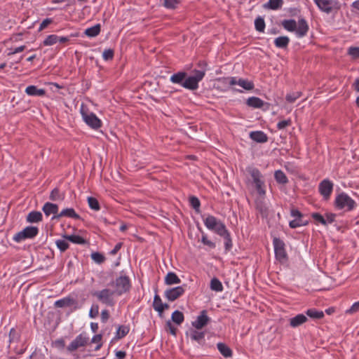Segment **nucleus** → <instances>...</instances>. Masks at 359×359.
<instances>
[{"instance_id": "obj_1", "label": "nucleus", "mask_w": 359, "mask_h": 359, "mask_svg": "<svg viewBox=\"0 0 359 359\" xmlns=\"http://www.w3.org/2000/svg\"><path fill=\"white\" fill-rule=\"evenodd\" d=\"M81 114L84 122L91 128L97 130L101 127V121L95 114L90 112L84 104L81 106Z\"/></svg>"}, {"instance_id": "obj_2", "label": "nucleus", "mask_w": 359, "mask_h": 359, "mask_svg": "<svg viewBox=\"0 0 359 359\" xmlns=\"http://www.w3.org/2000/svg\"><path fill=\"white\" fill-rule=\"evenodd\" d=\"M335 205L339 209L351 210L355 208V203L346 194L341 193L337 196L335 199Z\"/></svg>"}, {"instance_id": "obj_3", "label": "nucleus", "mask_w": 359, "mask_h": 359, "mask_svg": "<svg viewBox=\"0 0 359 359\" xmlns=\"http://www.w3.org/2000/svg\"><path fill=\"white\" fill-rule=\"evenodd\" d=\"M93 294L102 304L108 306H113L114 304V295L116 294L115 291L104 289L101 291L95 292Z\"/></svg>"}, {"instance_id": "obj_4", "label": "nucleus", "mask_w": 359, "mask_h": 359, "mask_svg": "<svg viewBox=\"0 0 359 359\" xmlns=\"http://www.w3.org/2000/svg\"><path fill=\"white\" fill-rule=\"evenodd\" d=\"M39 232V229L35 226H27L21 231L17 233L14 237L13 240L18 243L24 241L28 238H32L35 237Z\"/></svg>"}, {"instance_id": "obj_5", "label": "nucleus", "mask_w": 359, "mask_h": 359, "mask_svg": "<svg viewBox=\"0 0 359 359\" xmlns=\"http://www.w3.org/2000/svg\"><path fill=\"white\" fill-rule=\"evenodd\" d=\"M248 172H250L252 178L253 179V182L255 184L257 191L261 196H264L266 194L265 189H264V182L261 180L262 175L260 172L253 168H250L248 169Z\"/></svg>"}, {"instance_id": "obj_6", "label": "nucleus", "mask_w": 359, "mask_h": 359, "mask_svg": "<svg viewBox=\"0 0 359 359\" xmlns=\"http://www.w3.org/2000/svg\"><path fill=\"white\" fill-rule=\"evenodd\" d=\"M273 243L276 259L280 262L285 261L287 253L285 250V243L283 241L279 238H275Z\"/></svg>"}, {"instance_id": "obj_7", "label": "nucleus", "mask_w": 359, "mask_h": 359, "mask_svg": "<svg viewBox=\"0 0 359 359\" xmlns=\"http://www.w3.org/2000/svg\"><path fill=\"white\" fill-rule=\"evenodd\" d=\"M116 294L121 295L128 291L130 288V280L126 276H121L116 280Z\"/></svg>"}, {"instance_id": "obj_8", "label": "nucleus", "mask_w": 359, "mask_h": 359, "mask_svg": "<svg viewBox=\"0 0 359 359\" xmlns=\"http://www.w3.org/2000/svg\"><path fill=\"white\" fill-rule=\"evenodd\" d=\"M185 292L184 286H177L165 290V297L170 302H173L181 297Z\"/></svg>"}, {"instance_id": "obj_9", "label": "nucleus", "mask_w": 359, "mask_h": 359, "mask_svg": "<svg viewBox=\"0 0 359 359\" xmlns=\"http://www.w3.org/2000/svg\"><path fill=\"white\" fill-rule=\"evenodd\" d=\"M318 7L323 12L330 13L334 6L333 0H313Z\"/></svg>"}, {"instance_id": "obj_10", "label": "nucleus", "mask_w": 359, "mask_h": 359, "mask_svg": "<svg viewBox=\"0 0 359 359\" xmlns=\"http://www.w3.org/2000/svg\"><path fill=\"white\" fill-rule=\"evenodd\" d=\"M333 184L327 180H324L319 185V191L325 198L330 196Z\"/></svg>"}, {"instance_id": "obj_11", "label": "nucleus", "mask_w": 359, "mask_h": 359, "mask_svg": "<svg viewBox=\"0 0 359 359\" xmlns=\"http://www.w3.org/2000/svg\"><path fill=\"white\" fill-rule=\"evenodd\" d=\"M209 318L207 316L206 311H202L196 320L192 323V325L196 329H201L207 325Z\"/></svg>"}, {"instance_id": "obj_12", "label": "nucleus", "mask_w": 359, "mask_h": 359, "mask_svg": "<svg viewBox=\"0 0 359 359\" xmlns=\"http://www.w3.org/2000/svg\"><path fill=\"white\" fill-rule=\"evenodd\" d=\"M309 30V26L306 21L304 19L299 20L297 23V29H295L296 34L299 37L304 36Z\"/></svg>"}, {"instance_id": "obj_13", "label": "nucleus", "mask_w": 359, "mask_h": 359, "mask_svg": "<svg viewBox=\"0 0 359 359\" xmlns=\"http://www.w3.org/2000/svg\"><path fill=\"white\" fill-rule=\"evenodd\" d=\"M307 321V317L304 314H298L290 318L289 323L292 327H297Z\"/></svg>"}, {"instance_id": "obj_14", "label": "nucleus", "mask_w": 359, "mask_h": 359, "mask_svg": "<svg viewBox=\"0 0 359 359\" xmlns=\"http://www.w3.org/2000/svg\"><path fill=\"white\" fill-rule=\"evenodd\" d=\"M62 217H68L72 218L79 219V216L76 213L73 208H67L63 210L60 214L54 215L53 219H58Z\"/></svg>"}, {"instance_id": "obj_15", "label": "nucleus", "mask_w": 359, "mask_h": 359, "mask_svg": "<svg viewBox=\"0 0 359 359\" xmlns=\"http://www.w3.org/2000/svg\"><path fill=\"white\" fill-rule=\"evenodd\" d=\"M250 137L254 141L260 143L266 142L268 140L266 135L262 131L251 132Z\"/></svg>"}, {"instance_id": "obj_16", "label": "nucleus", "mask_w": 359, "mask_h": 359, "mask_svg": "<svg viewBox=\"0 0 359 359\" xmlns=\"http://www.w3.org/2000/svg\"><path fill=\"white\" fill-rule=\"evenodd\" d=\"M153 306L154 309L159 313H162L165 309L168 308L167 304H163L161 297L158 294L154 297Z\"/></svg>"}, {"instance_id": "obj_17", "label": "nucleus", "mask_w": 359, "mask_h": 359, "mask_svg": "<svg viewBox=\"0 0 359 359\" xmlns=\"http://www.w3.org/2000/svg\"><path fill=\"white\" fill-rule=\"evenodd\" d=\"M42 210L46 216H49L51 214L56 215L55 214L58 211V206L56 204L46 203L44 204Z\"/></svg>"}, {"instance_id": "obj_18", "label": "nucleus", "mask_w": 359, "mask_h": 359, "mask_svg": "<svg viewBox=\"0 0 359 359\" xmlns=\"http://www.w3.org/2000/svg\"><path fill=\"white\" fill-rule=\"evenodd\" d=\"M74 304V301L73 299L70 297H65L56 301L55 302V306L57 308H66L72 306Z\"/></svg>"}, {"instance_id": "obj_19", "label": "nucleus", "mask_w": 359, "mask_h": 359, "mask_svg": "<svg viewBox=\"0 0 359 359\" xmlns=\"http://www.w3.org/2000/svg\"><path fill=\"white\" fill-rule=\"evenodd\" d=\"M181 280L174 272H169L165 277V283L168 285L179 284Z\"/></svg>"}, {"instance_id": "obj_20", "label": "nucleus", "mask_w": 359, "mask_h": 359, "mask_svg": "<svg viewBox=\"0 0 359 359\" xmlns=\"http://www.w3.org/2000/svg\"><path fill=\"white\" fill-rule=\"evenodd\" d=\"M220 220L217 219L216 217L212 215H208L204 219V224L205 226L211 231L214 229V228L218 224Z\"/></svg>"}, {"instance_id": "obj_21", "label": "nucleus", "mask_w": 359, "mask_h": 359, "mask_svg": "<svg viewBox=\"0 0 359 359\" xmlns=\"http://www.w3.org/2000/svg\"><path fill=\"white\" fill-rule=\"evenodd\" d=\"M25 92L29 95H37L43 96L45 95V90L43 89H39L35 86H29L26 88Z\"/></svg>"}, {"instance_id": "obj_22", "label": "nucleus", "mask_w": 359, "mask_h": 359, "mask_svg": "<svg viewBox=\"0 0 359 359\" xmlns=\"http://www.w3.org/2000/svg\"><path fill=\"white\" fill-rule=\"evenodd\" d=\"M198 82H196V79H194L191 76L187 77L182 83V86L185 88L190 90H196L198 88Z\"/></svg>"}, {"instance_id": "obj_23", "label": "nucleus", "mask_w": 359, "mask_h": 359, "mask_svg": "<svg viewBox=\"0 0 359 359\" xmlns=\"http://www.w3.org/2000/svg\"><path fill=\"white\" fill-rule=\"evenodd\" d=\"M283 4V0H269L264 4V8L266 9L277 10L282 7Z\"/></svg>"}, {"instance_id": "obj_24", "label": "nucleus", "mask_w": 359, "mask_h": 359, "mask_svg": "<svg viewBox=\"0 0 359 359\" xmlns=\"http://www.w3.org/2000/svg\"><path fill=\"white\" fill-rule=\"evenodd\" d=\"M247 104L253 108H261L264 105V101L257 97H251L247 100Z\"/></svg>"}, {"instance_id": "obj_25", "label": "nucleus", "mask_w": 359, "mask_h": 359, "mask_svg": "<svg viewBox=\"0 0 359 359\" xmlns=\"http://www.w3.org/2000/svg\"><path fill=\"white\" fill-rule=\"evenodd\" d=\"M217 348L220 353L225 358H229L232 355V351L231 348L224 343H218L217 344Z\"/></svg>"}, {"instance_id": "obj_26", "label": "nucleus", "mask_w": 359, "mask_h": 359, "mask_svg": "<svg viewBox=\"0 0 359 359\" xmlns=\"http://www.w3.org/2000/svg\"><path fill=\"white\" fill-rule=\"evenodd\" d=\"M42 220V214L38 211L29 212L27 217V221L30 223L39 222Z\"/></svg>"}, {"instance_id": "obj_27", "label": "nucleus", "mask_w": 359, "mask_h": 359, "mask_svg": "<svg viewBox=\"0 0 359 359\" xmlns=\"http://www.w3.org/2000/svg\"><path fill=\"white\" fill-rule=\"evenodd\" d=\"M187 74L183 72H180L177 74H173L170 77V81L174 83L182 84L184 82V80L186 79Z\"/></svg>"}, {"instance_id": "obj_28", "label": "nucleus", "mask_w": 359, "mask_h": 359, "mask_svg": "<svg viewBox=\"0 0 359 359\" xmlns=\"http://www.w3.org/2000/svg\"><path fill=\"white\" fill-rule=\"evenodd\" d=\"M216 233L220 236H228L229 231L226 229L225 225L220 221L218 224L212 229Z\"/></svg>"}, {"instance_id": "obj_29", "label": "nucleus", "mask_w": 359, "mask_h": 359, "mask_svg": "<svg viewBox=\"0 0 359 359\" xmlns=\"http://www.w3.org/2000/svg\"><path fill=\"white\" fill-rule=\"evenodd\" d=\"M289 42L290 39L287 36H279L274 41L276 46L280 48H286Z\"/></svg>"}, {"instance_id": "obj_30", "label": "nucleus", "mask_w": 359, "mask_h": 359, "mask_svg": "<svg viewBox=\"0 0 359 359\" xmlns=\"http://www.w3.org/2000/svg\"><path fill=\"white\" fill-rule=\"evenodd\" d=\"M100 32V25L99 24L95 25L90 28L85 30V34L90 37H94L98 35Z\"/></svg>"}, {"instance_id": "obj_31", "label": "nucleus", "mask_w": 359, "mask_h": 359, "mask_svg": "<svg viewBox=\"0 0 359 359\" xmlns=\"http://www.w3.org/2000/svg\"><path fill=\"white\" fill-rule=\"evenodd\" d=\"M238 85L246 90H251L255 87L252 81H248L246 79H239L238 80Z\"/></svg>"}, {"instance_id": "obj_32", "label": "nucleus", "mask_w": 359, "mask_h": 359, "mask_svg": "<svg viewBox=\"0 0 359 359\" xmlns=\"http://www.w3.org/2000/svg\"><path fill=\"white\" fill-rule=\"evenodd\" d=\"M283 27L290 32L295 31L297 22L294 20H285L282 22Z\"/></svg>"}, {"instance_id": "obj_33", "label": "nucleus", "mask_w": 359, "mask_h": 359, "mask_svg": "<svg viewBox=\"0 0 359 359\" xmlns=\"http://www.w3.org/2000/svg\"><path fill=\"white\" fill-rule=\"evenodd\" d=\"M210 288L212 290L216 292H222L223 290V286L222 283L216 278H214L211 280Z\"/></svg>"}, {"instance_id": "obj_34", "label": "nucleus", "mask_w": 359, "mask_h": 359, "mask_svg": "<svg viewBox=\"0 0 359 359\" xmlns=\"http://www.w3.org/2000/svg\"><path fill=\"white\" fill-rule=\"evenodd\" d=\"M306 313L310 318L315 319H320L324 316L323 311H319L316 309H308Z\"/></svg>"}, {"instance_id": "obj_35", "label": "nucleus", "mask_w": 359, "mask_h": 359, "mask_svg": "<svg viewBox=\"0 0 359 359\" xmlns=\"http://www.w3.org/2000/svg\"><path fill=\"white\" fill-rule=\"evenodd\" d=\"M274 177L277 182L280 184H286L287 182V178L285 173L281 170H277L275 172Z\"/></svg>"}, {"instance_id": "obj_36", "label": "nucleus", "mask_w": 359, "mask_h": 359, "mask_svg": "<svg viewBox=\"0 0 359 359\" xmlns=\"http://www.w3.org/2000/svg\"><path fill=\"white\" fill-rule=\"evenodd\" d=\"M172 320L177 325L181 324L184 320V315L179 311H175L172 314Z\"/></svg>"}, {"instance_id": "obj_37", "label": "nucleus", "mask_w": 359, "mask_h": 359, "mask_svg": "<svg viewBox=\"0 0 359 359\" xmlns=\"http://www.w3.org/2000/svg\"><path fill=\"white\" fill-rule=\"evenodd\" d=\"M59 39V36L55 34H51L46 37V39L43 41L44 46H52L55 44Z\"/></svg>"}, {"instance_id": "obj_38", "label": "nucleus", "mask_w": 359, "mask_h": 359, "mask_svg": "<svg viewBox=\"0 0 359 359\" xmlns=\"http://www.w3.org/2000/svg\"><path fill=\"white\" fill-rule=\"evenodd\" d=\"M65 238L76 244H83L86 242L82 237L76 235L66 236Z\"/></svg>"}, {"instance_id": "obj_39", "label": "nucleus", "mask_w": 359, "mask_h": 359, "mask_svg": "<svg viewBox=\"0 0 359 359\" xmlns=\"http://www.w3.org/2000/svg\"><path fill=\"white\" fill-rule=\"evenodd\" d=\"M88 205L89 207L92 209V210H100V204H99V202L95 198H93V197H88Z\"/></svg>"}, {"instance_id": "obj_40", "label": "nucleus", "mask_w": 359, "mask_h": 359, "mask_svg": "<svg viewBox=\"0 0 359 359\" xmlns=\"http://www.w3.org/2000/svg\"><path fill=\"white\" fill-rule=\"evenodd\" d=\"M307 222L303 221L302 218H294L290 222V226L292 229L306 225Z\"/></svg>"}, {"instance_id": "obj_41", "label": "nucleus", "mask_w": 359, "mask_h": 359, "mask_svg": "<svg viewBox=\"0 0 359 359\" xmlns=\"http://www.w3.org/2000/svg\"><path fill=\"white\" fill-rule=\"evenodd\" d=\"M255 28L258 32H264L265 22L263 18L259 17L255 21Z\"/></svg>"}, {"instance_id": "obj_42", "label": "nucleus", "mask_w": 359, "mask_h": 359, "mask_svg": "<svg viewBox=\"0 0 359 359\" xmlns=\"http://www.w3.org/2000/svg\"><path fill=\"white\" fill-rule=\"evenodd\" d=\"M180 2V0H164L163 6L169 9H175Z\"/></svg>"}, {"instance_id": "obj_43", "label": "nucleus", "mask_w": 359, "mask_h": 359, "mask_svg": "<svg viewBox=\"0 0 359 359\" xmlns=\"http://www.w3.org/2000/svg\"><path fill=\"white\" fill-rule=\"evenodd\" d=\"M130 328L126 325H121L117 328L116 334L117 337H125L129 333Z\"/></svg>"}, {"instance_id": "obj_44", "label": "nucleus", "mask_w": 359, "mask_h": 359, "mask_svg": "<svg viewBox=\"0 0 359 359\" xmlns=\"http://www.w3.org/2000/svg\"><path fill=\"white\" fill-rule=\"evenodd\" d=\"M205 74V71L204 69H203V70L195 69L193 71V75H191V76L193 77L194 79H196V82L198 83L200 81H201L203 79Z\"/></svg>"}, {"instance_id": "obj_45", "label": "nucleus", "mask_w": 359, "mask_h": 359, "mask_svg": "<svg viewBox=\"0 0 359 359\" xmlns=\"http://www.w3.org/2000/svg\"><path fill=\"white\" fill-rule=\"evenodd\" d=\"M302 93L300 92H295L293 93L287 94L285 97V99L288 102L292 103L295 102L299 97H300Z\"/></svg>"}, {"instance_id": "obj_46", "label": "nucleus", "mask_w": 359, "mask_h": 359, "mask_svg": "<svg viewBox=\"0 0 359 359\" xmlns=\"http://www.w3.org/2000/svg\"><path fill=\"white\" fill-rule=\"evenodd\" d=\"M91 258L97 264H102L105 260L104 257L99 252L92 253Z\"/></svg>"}, {"instance_id": "obj_47", "label": "nucleus", "mask_w": 359, "mask_h": 359, "mask_svg": "<svg viewBox=\"0 0 359 359\" xmlns=\"http://www.w3.org/2000/svg\"><path fill=\"white\" fill-rule=\"evenodd\" d=\"M56 245L62 252L65 251L69 248V243L64 240H57Z\"/></svg>"}, {"instance_id": "obj_48", "label": "nucleus", "mask_w": 359, "mask_h": 359, "mask_svg": "<svg viewBox=\"0 0 359 359\" xmlns=\"http://www.w3.org/2000/svg\"><path fill=\"white\" fill-rule=\"evenodd\" d=\"M102 57L105 60H112L114 57V51L111 49L104 50L102 53Z\"/></svg>"}, {"instance_id": "obj_49", "label": "nucleus", "mask_w": 359, "mask_h": 359, "mask_svg": "<svg viewBox=\"0 0 359 359\" xmlns=\"http://www.w3.org/2000/svg\"><path fill=\"white\" fill-rule=\"evenodd\" d=\"M291 123H292V121L290 119L281 121L278 123L277 128L279 130H283V129L285 128L286 127L290 126Z\"/></svg>"}, {"instance_id": "obj_50", "label": "nucleus", "mask_w": 359, "mask_h": 359, "mask_svg": "<svg viewBox=\"0 0 359 359\" xmlns=\"http://www.w3.org/2000/svg\"><path fill=\"white\" fill-rule=\"evenodd\" d=\"M312 217L316 222H318L323 225H327V221H325V219L320 214L313 213Z\"/></svg>"}, {"instance_id": "obj_51", "label": "nucleus", "mask_w": 359, "mask_h": 359, "mask_svg": "<svg viewBox=\"0 0 359 359\" xmlns=\"http://www.w3.org/2000/svg\"><path fill=\"white\" fill-rule=\"evenodd\" d=\"M165 330L172 335H176L177 328L174 327L170 322H168L165 325Z\"/></svg>"}, {"instance_id": "obj_52", "label": "nucleus", "mask_w": 359, "mask_h": 359, "mask_svg": "<svg viewBox=\"0 0 359 359\" xmlns=\"http://www.w3.org/2000/svg\"><path fill=\"white\" fill-rule=\"evenodd\" d=\"M190 203L195 210H198L200 207V201L196 197L191 196L190 198Z\"/></svg>"}, {"instance_id": "obj_53", "label": "nucleus", "mask_w": 359, "mask_h": 359, "mask_svg": "<svg viewBox=\"0 0 359 359\" xmlns=\"http://www.w3.org/2000/svg\"><path fill=\"white\" fill-rule=\"evenodd\" d=\"M348 53L353 58H358L359 57V48H357V47L350 48L348 50Z\"/></svg>"}, {"instance_id": "obj_54", "label": "nucleus", "mask_w": 359, "mask_h": 359, "mask_svg": "<svg viewBox=\"0 0 359 359\" xmlns=\"http://www.w3.org/2000/svg\"><path fill=\"white\" fill-rule=\"evenodd\" d=\"M50 198L52 201H57L61 198L60 191L57 189H54L50 194Z\"/></svg>"}, {"instance_id": "obj_55", "label": "nucleus", "mask_w": 359, "mask_h": 359, "mask_svg": "<svg viewBox=\"0 0 359 359\" xmlns=\"http://www.w3.org/2000/svg\"><path fill=\"white\" fill-rule=\"evenodd\" d=\"M359 311V301L357 302H355L349 309L346 311V313H354Z\"/></svg>"}, {"instance_id": "obj_56", "label": "nucleus", "mask_w": 359, "mask_h": 359, "mask_svg": "<svg viewBox=\"0 0 359 359\" xmlns=\"http://www.w3.org/2000/svg\"><path fill=\"white\" fill-rule=\"evenodd\" d=\"M98 311H99V308H98L97 305L92 306V307L90 310V313H89L90 317L93 318L96 317L98 315Z\"/></svg>"}, {"instance_id": "obj_57", "label": "nucleus", "mask_w": 359, "mask_h": 359, "mask_svg": "<svg viewBox=\"0 0 359 359\" xmlns=\"http://www.w3.org/2000/svg\"><path fill=\"white\" fill-rule=\"evenodd\" d=\"M225 239V248L226 250H229L232 246L231 239L230 238V234L228 233V236H222Z\"/></svg>"}, {"instance_id": "obj_58", "label": "nucleus", "mask_w": 359, "mask_h": 359, "mask_svg": "<svg viewBox=\"0 0 359 359\" xmlns=\"http://www.w3.org/2000/svg\"><path fill=\"white\" fill-rule=\"evenodd\" d=\"M52 22V20L50 18H46L44 20L42 21V22L40 25L39 31H41L47 27L48 25H50Z\"/></svg>"}, {"instance_id": "obj_59", "label": "nucleus", "mask_w": 359, "mask_h": 359, "mask_svg": "<svg viewBox=\"0 0 359 359\" xmlns=\"http://www.w3.org/2000/svg\"><path fill=\"white\" fill-rule=\"evenodd\" d=\"M291 216L293 217L294 218L298 217V218L302 219V213L298 210H296V209H292L291 210Z\"/></svg>"}, {"instance_id": "obj_60", "label": "nucleus", "mask_w": 359, "mask_h": 359, "mask_svg": "<svg viewBox=\"0 0 359 359\" xmlns=\"http://www.w3.org/2000/svg\"><path fill=\"white\" fill-rule=\"evenodd\" d=\"M334 218H335L334 214H332V213L327 214L326 218H325V221H327V224L332 223L334 221Z\"/></svg>"}, {"instance_id": "obj_61", "label": "nucleus", "mask_w": 359, "mask_h": 359, "mask_svg": "<svg viewBox=\"0 0 359 359\" xmlns=\"http://www.w3.org/2000/svg\"><path fill=\"white\" fill-rule=\"evenodd\" d=\"M25 49V46H21L16 48H15L13 51H11L8 53V55H13L18 53H20Z\"/></svg>"}, {"instance_id": "obj_62", "label": "nucleus", "mask_w": 359, "mask_h": 359, "mask_svg": "<svg viewBox=\"0 0 359 359\" xmlns=\"http://www.w3.org/2000/svg\"><path fill=\"white\" fill-rule=\"evenodd\" d=\"M109 318V312L107 310H103L101 313V319L102 322H106Z\"/></svg>"}, {"instance_id": "obj_63", "label": "nucleus", "mask_w": 359, "mask_h": 359, "mask_svg": "<svg viewBox=\"0 0 359 359\" xmlns=\"http://www.w3.org/2000/svg\"><path fill=\"white\" fill-rule=\"evenodd\" d=\"M201 241H202V243L203 244L207 245H208L210 247H214L215 246V245H214V243L212 242H211L210 241L208 240L206 236H203Z\"/></svg>"}, {"instance_id": "obj_64", "label": "nucleus", "mask_w": 359, "mask_h": 359, "mask_svg": "<svg viewBox=\"0 0 359 359\" xmlns=\"http://www.w3.org/2000/svg\"><path fill=\"white\" fill-rule=\"evenodd\" d=\"M126 356V352L123 351H116V357L118 359H123Z\"/></svg>"}]
</instances>
